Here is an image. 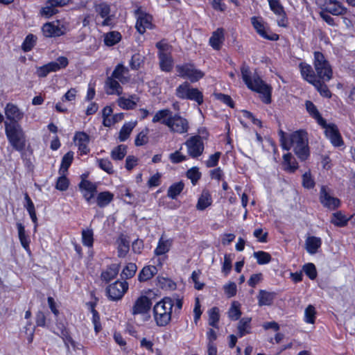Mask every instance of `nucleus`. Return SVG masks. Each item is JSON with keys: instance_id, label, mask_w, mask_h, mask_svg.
<instances>
[{"instance_id": "27", "label": "nucleus", "mask_w": 355, "mask_h": 355, "mask_svg": "<svg viewBox=\"0 0 355 355\" xmlns=\"http://www.w3.org/2000/svg\"><path fill=\"white\" fill-rule=\"evenodd\" d=\"M139 98L135 95L132 94L126 96H120L117 99L118 105L123 110H133L136 107L137 103L139 102Z\"/></svg>"}, {"instance_id": "7", "label": "nucleus", "mask_w": 355, "mask_h": 355, "mask_svg": "<svg viewBox=\"0 0 355 355\" xmlns=\"http://www.w3.org/2000/svg\"><path fill=\"white\" fill-rule=\"evenodd\" d=\"M313 64L318 79L329 81L332 78L331 67L322 53L318 51L314 53Z\"/></svg>"}, {"instance_id": "50", "label": "nucleus", "mask_w": 355, "mask_h": 355, "mask_svg": "<svg viewBox=\"0 0 355 355\" xmlns=\"http://www.w3.org/2000/svg\"><path fill=\"white\" fill-rule=\"evenodd\" d=\"M234 258V255L233 254H225L224 255V261L223 263L221 271L224 274L225 276H227L232 267V261Z\"/></svg>"}, {"instance_id": "62", "label": "nucleus", "mask_w": 355, "mask_h": 355, "mask_svg": "<svg viewBox=\"0 0 355 355\" xmlns=\"http://www.w3.org/2000/svg\"><path fill=\"white\" fill-rule=\"evenodd\" d=\"M36 41V37L32 35H28L25 38L23 44H22V49L24 51H29L34 46Z\"/></svg>"}, {"instance_id": "23", "label": "nucleus", "mask_w": 355, "mask_h": 355, "mask_svg": "<svg viewBox=\"0 0 355 355\" xmlns=\"http://www.w3.org/2000/svg\"><path fill=\"white\" fill-rule=\"evenodd\" d=\"M173 243V239L167 238L164 234H162L159 239L157 246L153 251L154 255L156 257L166 255L170 251Z\"/></svg>"}, {"instance_id": "26", "label": "nucleus", "mask_w": 355, "mask_h": 355, "mask_svg": "<svg viewBox=\"0 0 355 355\" xmlns=\"http://www.w3.org/2000/svg\"><path fill=\"white\" fill-rule=\"evenodd\" d=\"M110 76L119 81L121 84L128 83L130 79L128 69L122 64H119L116 66Z\"/></svg>"}, {"instance_id": "59", "label": "nucleus", "mask_w": 355, "mask_h": 355, "mask_svg": "<svg viewBox=\"0 0 355 355\" xmlns=\"http://www.w3.org/2000/svg\"><path fill=\"white\" fill-rule=\"evenodd\" d=\"M148 132H149L148 128H146L137 135L135 141V144L137 146H143L148 142Z\"/></svg>"}, {"instance_id": "20", "label": "nucleus", "mask_w": 355, "mask_h": 355, "mask_svg": "<svg viewBox=\"0 0 355 355\" xmlns=\"http://www.w3.org/2000/svg\"><path fill=\"white\" fill-rule=\"evenodd\" d=\"M270 10L275 15L279 17L277 19V24L282 27H286L287 25V19L286 12L279 0H268Z\"/></svg>"}, {"instance_id": "14", "label": "nucleus", "mask_w": 355, "mask_h": 355, "mask_svg": "<svg viewBox=\"0 0 355 355\" xmlns=\"http://www.w3.org/2000/svg\"><path fill=\"white\" fill-rule=\"evenodd\" d=\"M316 3L323 10L333 15H342L347 12V9L337 1L316 0Z\"/></svg>"}, {"instance_id": "5", "label": "nucleus", "mask_w": 355, "mask_h": 355, "mask_svg": "<svg viewBox=\"0 0 355 355\" xmlns=\"http://www.w3.org/2000/svg\"><path fill=\"white\" fill-rule=\"evenodd\" d=\"M5 132L9 143L15 150L19 152L24 150L26 136L19 124L5 122Z\"/></svg>"}, {"instance_id": "46", "label": "nucleus", "mask_w": 355, "mask_h": 355, "mask_svg": "<svg viewBox=\"0 0 355 355\" xmlns=\"http://www.w3.org/2000/svg\"><path fill=\"white\" fill-rule=\"evenodd\" d=\"M349 220V217L344 215L342 212L338 211L333 214L331 222L336 226L344 227L347 224Z\"/></svg>"}, {"instance_id": "39", "label": "nucleus", "mask_w": 355, "mask_h": 355, "mask_svg": "<svg viewBox=\"0 0 355 355\" xmlns=\"http://www.w3.org/2000/svg\"><path fill=\"white\" fill-rule=\"evenodd\" d=\"M136 125L137 121H130L124 123L120 130L119 139L121 141H125L126 139H128Z\"/></svg>"}, {"instance_id": "49", "label": "nucleus", "mask_w": 355, "mask_h": 355, "mask_svg": "<svg viewBox=\"0 0 355 355\" xmlns=\"http://www.w3.org/2000/svg\"><path fill=\"white\" fill-rule=\"evenodd\" d=\"M83 244L88 248H92L94 243V232L92 229H85L82 231Z\"/></svg>"}, {"instance_id": "11", "label": "nucleus", "mask_w": 355, "mask_h": 355, "mask_svg": "<svg viewBox=\"0 0 355 355\" xmlns=\"http://www.w3.org/2000/svg\"><path fill=\"white\" fill-rule=\"evenodd\" d=\"M42 31L46 37H56L64 35L67 31L66 24L59 20L47 22L42 27Z\"/></svg>"}, {"instance_id": "25", "label": "nucleus", "mask_w": 355, "mask_h": 355, "mask_svg": "<svg viewBox=\"0 0 355 355\" xmlns=\"http://www.w3.org/2000/svg\"><path fill=\"white\" fill-rule=\"evenodd\" d=\"M150 300L146 296H141L135 301L132 313L133 315L144 314L150 309Z\"/></svg>"}, {"instance_id": "61", "label": "nucleus", "mask_w": 355, "mask_h": 355, "mask_svg": "<svg viewBox=\"0 0 355 355\" xmlns=\"http://www.w3.org/2000/svg\"><path fill=\"white\" fill-rule=\"evenodd\" d=\"M187 177L191 180L192 184L195 185L200 178L201 173L198 167L193 166L187 171Z\"/></svg>"}, {"instance_id": "34", "label": "nucleus", "mask_w": 355, "mask_h": 355, "mask_svg": "<svg viewBox=\"0 0 355 355\" xmlns=\"http://www.w3.org/2000/svg\"><path fill=\"white\" fill-rule=\"evenodd\" d=\"M305 106L308 113L316 120L319 125H324L325 120L321 116L316 106L310 101H306Z\"/></svg>"}, {"instance_id": "48", "label": "nucleus", "mask_w": 355, "mask_h": 355, "mask_svg": "<svg viewBox=\"0 0 355 355\" xmlns=\"http://www.w3.org/2000/svg\"><path fill=\"white\" fill-rule=\"evenodd\" d=\"M324 82L325 81H323L321 79H317L312 85L319 92L321 96L326 98H330L331 93L328 89V87L324 84Z\"/></svg>"}, {"instance_id": "58", "label": "nucleus", "mask_w": 355, "mask_h": 355, "mask_svg": "<svg viewBox=\"0 0 355 355\" xmlns=\"http://www.w3.org/2000/svg\"><path fill=\"white\" fill-rule=\"evenodd\" d=\"M254 257L260 265L268 263L271 260L270 254L263 251L254 252Z\"/></svg>"}, {"instance_id": "30", "label": "nucleus", "mask_w": 355, "mask_h": 355, "mask_svg": "<svg viewBox=\"0 0 355 355\" xmlns=\"http://www.w3.org/2000/svg\"><path fill=\"white\" fill-rule=\"evenodd\" d=\"M275 297V293L265 290H260L257 295L258 304L259 306H270Z\"/></svg>"}, {"instance_id": "9", "label": "nucleus", "mask_w": 355, "mask_h": 355, "mask_svg": "<svg viewBox=\"0 0 355 355\" xmlns=\"http://www.w3.org/2000/svg\"><path fill=\"white\" fill-rule=\"evenodd\" d=\"M175 70L178 76L188 79L191 83L198 81L205 76V73L201 70L197 69L192 63L177 64Z\"/></svg>"}, {"instance_id": "53", "label": "nucleus", "mask_w": 355, "mask_h": 355, "mask_svg": "<svg viewBox=\"0 0 355 355\" xmlns=\"http://www.w3.org/2000/svg\"><path fill=\"white\" fill-rule=\"evenodd\" d=\"M209 324L213 327L218 328V322L220 319L219 309L217 307H213L208 311Z\"/></svg>"}, {"instance_id": "57", "label": "nucleus", "mask_w": 355, "mask_h": 355, "mask_svg": "<svg viewBox=\"0 0 355 355\" xmlns=\"http://www.w3.org/2000/svg\"><path fill=\"white\" fill-rule=\"evenodd\" d=\"M316 311L313 305H309L304 311V320L305 322L309 324H313L315 322Z\"/></svg>"}, {"instance_id": "2", "label": "nucleus", "mask_w": 355, "mask_h": 355, "mask_svg": "<svg viewBox=\"0 0 355 355\" xmlns=\"http://www.w3.org/2000/svg\"><path fill=\"white\" fill-rule=\"evenodd\" d=\"M152 121L153 123L161 122L167 126L171 132L178 134H185L189 131V123L187 119L180 114H173L168 109L157 111L154 115Z\"/></svg>"}, {"instance_id": "4", "label": "nucleus", "mask_w": 355, "mask_h": 355, "mask_svg": "<svg viewBox=\"0 0 355 355\" xmlns=\"http://www.w3.org/2000/svg\"><path fill=\"white\" fill-rule=\"evenodd\" d=\"M174 300L166 297L157 302L153 307V318L158 327H165L171 320L172 309Z\"/></svg>"}, {"instance_id": "40", "label": "nucleus", "mask_w": 355, "mask_h": 355, "mask_svg": "<svg viewBox=\"0 0 355 355\" xmlns=\"http://www.w3.org/2000/svg\"><path fill=\"white\" fill-rule=\"evenodd\" d=\"M119 266L117 264H112L101 273V279L108 282L115 278L119 273Z\"/></svg>"}, {"instance_id": "1", "label": "nucleus", "mask_w": 355, "mask_h": 355, "mask_svg": "<svg viewBox=\"0 0 355 355\" xmlns=\"http://www.w3.org/2000/svg\"><path fill=\"white\" fill-rule=\"evenodd\" d=\"M279 141L283 149L288 150L293 148L297 157L306 160L309 156V148L307 132L303 130H296L289 135L280 130L279 132Z\"/></svg>"}, {"instance_id": "33", "label": "nucleus", "mask_w": 355, "mask_h": 355, "mask_svg": "<svg viewBox=\"0 0 355 355\" xmlns=\"http://www.w3.org/2000/svg\"><path fill=\"white\" fill-rule=\"evenodd\" d=\"M158 56L161 69L166 72L171 71L173 64V60L171 55V53L166 54L164 53H158Z\"/></svg>"}, {"instance_id": "42", "label": "nucleus", "mask_w": 355, "mask_h": 355, "mask_svg": "<svg viewBox=\"0 0 355 355\" xmlns=\"http://www.w3.org/2000/svg\"><path fill=\"white\" fill-rule=\"evenodd\" d=\"M114 194L110 191H103L98 194L96 202L98 207H104L108 205L113 200Z\"/></svg>"}, {"instance_id": "41", "label": "nucleus", "mask_w": 355, "mask_h": 355, "mask_svg": "<svg viewBox=\"0 0 355 355\" xmlns=\"http://www.w3.org/2000/svg\"><path fill=\"white\" fill-rule=\"evenodd\" d=\"M250 322L251 318L248 317H245L240 320L237 327L239 337H243L250 332Z\"/></svg>"}, {"instance_id": "24", "label": "nucleus", "mask_w": 355, "mask_h": 355, "mask_svg": "<svg viewBox=\"0 0 355 355\" xmlns=\"http://www.w3.org/2000/svg\"><path fill=\"white\" fill-rule=\"evenodd\" d=\"M104 89L108 95L121 96L123 94V87L120 85V82L111 76L107 78Z\"/></svg>"}, {"instance_id": "56", "label": "nucleus", "mask_w": 355, "mask_h": 355, "mask_svg": "<svg viewBox=\"0 0 355 355\" xmlns=\"http://www.w3.org/2000/svg\"><path fill=\"white\" fill-rule=\"evenodd\" d=\"M137 267L135 263H128L126 266L123 268L122 270V272L121 274V277L123 279H129L132 277L136 271H137Z\"/></svg>"}, {"instance_id": "13", "label": "nucleus", "mask_w": 355, "mask_h": 355, "mask_svg": "<svg viewBox=\"0 0 355 355\" xmlns=\"http://www.w3.org/2000/svg\"><path fill=\"white\" fill-rule=\"evenodd\" d=\"M251 23L256 32L263 38L276 41L279 39V35L275 33H268L266 24L261 17H252L250 19Z\"/></svg>"}, {"instance_id": "8", "label": "nucleus", "mask_w": 355, "mask_h": 355, "mask_svg": "<svg viewBox=\"0 0 355 355\" xmlns=\"http://www.w3.org/2000/svg\"><path fill=\"white\" fill-rule=\"evenodd\" d=\"M175 95L181 99L193 101L198 105L203 103L202 93L198 89L191 87L187 82H184L176 88Z\"/></svg>"}, {"instance_id": "37", "label": "nucleus", "mask_w": 355, "mask_h": 355, "mask_svg": "<svg viewBox=\"0 0 355 355\" xmlns=\"http://www.w3.org/2000/svg\"><path fill=\"white\" fill-rule=\"evenodd\" d=\"M157 272L156 266H146L142 268L138 275L139 282H146L151 279Z\"/></svg>"}, {"instance_id": "16", "label": "nucleus", "mask_w": 355, "mask_h": 355, "mask_svg": "<svg viewBox=\"0 0 355 355\" xmlns=\"http://www.w3.org/2000/svg\"><path fill=\"white\" fill-rule=\"evenodd\" d=\"M137 22L135 27L140 34H144L147 29H152L153 28V17L138 9L136 12Z\"/></svg>"}, {"instance_id": "28", "label": "nucleus", "mask_w": 355, "mask_h": 355, "mask_svg": "<svg viewBox=\"0 0 355 355\" xmlns=\"http://www.w3.org/2000/svg\"><path fill=\"white\" fill-rule=\"evenodd\" d=\"M224 31L221 28H217L209 38V44L215 49L218 50L224 41Z\"/></svg>"}, {"instance_id": "32", "label": "nucleus", "mask_w": 355, "mask_h": 355, "mask_svg": "<svg viewBox=\"0 0 355 355\" xmlns=\"http://www.w3.org/2000/svg\"><path fill=\"white\" fill-rule=\"evenodd\" d=\"M17 228L18 232V236L20 241L21 245L24 248V250L30 253V238L28 234L26 233L25 227L21 223H17Z\"/></svg>"}, {"instance_id": "36", "label": "nucleus", "mask_w": 355, "mask_h": 355, "mask_svg": "<svg viewBox=\"0 0 355 355\" xmlns=\"http://www.w3.org/2000/svg\"><path fill=\"white\" fill-rule=\"evenodd\" d=\"M283 166L284 170L290 173H293L298 168L297 162L290 153L284 155Z\"/></svg>"}, {"instance_id": "44", "label": "nucleus", "mask_w": 355, "mask_h": 355, "mask_svg": "<svg viewBox=\"0 0 355 355\" xmlns=\"http://www.w3.org/2000/svg\"><path fill=\"white\" fill-rule=\"evenodd\" d=\"M58 12V10L56 6L52 2L51 0H48L45 4V6L42 8L40 10V14L42 16H44L46 18H49L56 14Z\"/></svg>"}, {"instance_id": "15", "label": "nucleus", "mask_w": 355, "mask_h": 355, "mask_svg": "<svg viewBox=\"0 0 355 355\" xmlns=\"http://www.w3.org/2000/svg\"><path fill=\"white\" fill-rule=\"evenodd\" d=\"M324 129L326 137L329 139L331 144L335 147H340L344 144L338 128L334 123H325L320 125Z\"/></svg>"}, {"instance_id": "29", "label": "nucleus", "mask_w": 355, "mask_h": 355, "mask_svg": "<svg viewBox=\"0 0 355 355\" xmlns=\"http://www.w3.org/2000/svg\"><path fill=\"white\" fill-rule=\"evenodd\" d=\"M117 254L119 257H125L130 250V241L124 235H121L116 241Z\"/></svg>"}, {"instance_id": "52", "label": "nucleus", "mask_w": 355, "mask_h": 355, "mask_svg": "<svg viewBox=\"0 0 355 355\" xmlns=\"http://www.w3.org/2000/svg\"><path fill=\"white\" fill-rule=\"evenodd\" d=\"M127 153V147L125 145H119L111 151V157L114 160H121Z\"/></svg>"}, {"instance_id": "12", "label": "nucleus", "mask_w": 355, "mask_h": 355, "mask_svg": "<svg viewBox=\"0 0 355 355\" xmlns=\"http://www.w3.org/2000/svg\"><path fill=\"white\" fill-rule=\"evenodd\" d=\"M97 16L103 19L101 23L102 26L113 25L114 15L111 14L110 6L106 2L95 3L94 5Z\"/></svg>"}, {"instance_id": "21", "label": "nucleus", "mask_w": 355, "mask_h": 355, "mask_svg": "<svg viewBox=\"0 0 355 355\" xmlns=\"http://www.w3.org/2000/svg\"><path fill=\"white\" fill-rule=\"evenodd\" d=\"M320 199L324 207L330 209H335L340 206V200L332 196L327 190L325 187L320 189Z\"/></svg>"}, {"instance_id": "35", "label": "nucleus", "mask_w": 355, "mask_h": 355, "mask_svg": "<svg viewBox=\"0 0 355 355\" xmlns=\"http://www.w3.org/2000/svg\"><path fill=\"white\" fill-rule=\"evenodd\" d=\"M321 244L322 241L320 238L309 236L306 240V249L309 254H313L317 252L318 249L320 248Z\"/></svg>"}, {"instance_id": "55", "label": "nucleus", "mask_w": 355, "mask_h": 355, "mask_svg": "<svg viewBox=\"0 0 355 355\" xmlns=\"http://www.w3.org/2000/svg\"><path fill=\"white\" fill-rule=\"evenodd\" d=\"M97 163L98 167L108 174L114 173L112 162L108 159H98Z\"/></svg>"}, {"instance_id": "63", "label": "nucleus", "mask_w": 355, "mask_h": 355, "mask_svg": "<svg viewBox=\"0 0 355 355\" xmlns=\"http://www.w3.org/2000/svg\"><path fill=\"white\" fill-rule=\"evenodd\" d=\"M143 61L144 57L139 53H135L132 56L130 61V66L132 69H138Z\"/></svg>"}, {"instance_id": "3", "label": "nucleus", "mask_w": 355, "mask_h": 355, "mask_svg": "<svg viewBox=\"0 0 355 355\" xmlns=\"http://www.w3.org/2000/svg\"><path fill=\"white\" fill-rule=\"evenodd\" d=\"M241 76L246 86L260 94L264 103L271 102V88L266 84L257 73H252L248 66L243 64L241 68Z\"/></svg>"}, {"instance_id": "47", "label": "nucleus", "mask_w": 355, "mask_h": 355, "mask_svg": "<svg viewBox=\"0 0 355 355\" xmlns=\"http://www.w3.org/2000/svg\"><path fill=\"white\" fill-rule=\"evenodd\" d=\"M73 159V153L71 151L68 152L63 156L61 162V166L59 170L60 174H63V173H67L69 167L72 163Z\"/></svg>"}, {"instance_id": "18", "label": "nucleus", "mask_w": 355, "mask_h": 355, "mask_svg": "<svg viewBox=\"0 0 355 355\" xmlns=\"http://www.w3.org/2000/svg\"><path fill=\"white\" fill-rule=\"evenodd\" d=\"M80 190L83 198L88 204L92 203V200L97 191V185L89 180H83L79 184Z\"/></svg>"}, {"instance_id": "43", "label": "nucleus", "mask_w": 355, "mask_h": 355, "mask_svg": "<svg viewBox=\"0 0 355 355\" xmlns=\"http://www.w3.org/2000/svg\"><path fill=\"white\" fill-rule=\"evenodd\" d=\"M212 200L210 193L204 191L198 200L196 208L198 210H204L211 205Z\"/></svg>"}, {"instance_id": "54", "label": "nucleus", "mask_w": 355, "mask_h": 355, "mask_svg": "<svg viewBox=\"0 0 355 355\" xmlns=\"http://www.w3.org/2000/svg\"><path fill=\"white\" fill-rule=\"evenodd\" d=\"M184 184L181 182L172 184L168 189V196L175 199L183 190Z\"/></svg>"}, {"instance_id": "60", "label": "nucleus", "mask_w": 355, "mask_h": 355, "mask_svg": "<svg viewBox=\"0 0 355 355\" xmlns=\"http://www.w3.org/2000/svg\"><path fill=\"white\" fill-rule=\"evenodd\" d=\"M60 176L58 178L55 188L59 191H66L69 184V181L66 177V173H63V174H60Z\"/></svg>"}, {"instance_id": "17", "label": "nucleus", "mask_w": 355, "mask_h": 355, "mask_svg": "<svg viewBox=\"0 0 355 355\" xmlns=\"http://www.w3.org/2000/svg\"><path fill=\"white\" fill-rule=\"evenodd\" d=\"M128 289V284L125 281H116L107 288V297L112 300H119Z\"/></svg>"}, {"instance_id": "45", "label": "nucleus", "mask_w": 355, "mask_h": 355, "mask_svg": "<svg viewBox=\"0 0 355 355\" xmlns=\"http://www.w3.org/2000/svg\"><path fill=\"white\" fill-rule=\"evenodd\" d=\"M228 317L232 320H237L241 315V304L237 301H234L227 312Z\"/></svg>"}, {"instance_id": "22", "label": "nucleus", "mask_w": 355, "mask_h": 355, "mask_svg": "<svg viewBox=\"0 0 355 355\" xmlns=\"http://www.w3.org/2000/svg\"><path fill=\"white\" fill-rule=\"evenodd\" d=\"M5 115L9 123H17L24 117V112L15 104L8 103L4 109Z\"/></svg>"}, {"instance_id": "31", "label": "nucleus", "mask_w": 355, "mask_h": 355, "mask_svg": "<svg viewBox=\"0 0 355 355\" xmlns=\"http://www.w3.org/2000/svg\"><path fill=\"white\" fill-rule=\"evenodd\" d=\"M300 69L302 76L309 83L313 84L318 79L311 65L300 63Z\"/></svg>"}, {"instance_id": "38", "label": "nucleus", "mask_w": 355, "mask_h": 355, "mask_svg": "<svg viewBox=\"0 0 355 355\" xmlns=\"http://www.w3.org/2000/svg\"><path fill=\"white\" fill-rule=\"evenodd\" d=\"M24 199L26 201L24 207L26 209L27 211L28 212L33 223L35 224V230H36V227L37 225V218L36 216L35 205H34L33 201L31 200V198L29 197V196L27 193H25Z\"/></svg>"}, {"instance_id": "10", "label": "nucleus", "mask_w": 355, "mask_h": 355, "mask_svg": "<svg viewBox=\"0 0 355 355\" xmlns=\"http://www.w3.org/2000/svg\"><path fill=\"white\" fill-rule=\"evenodd\" d=\"M69 64L66 57L60 56L55 61L50 62L46 64L37 68L36 73L39 77H46L51 72H55L65 68Z\"/></svg>"}, {"instance_id": "64", "label": "nucleus", "mask_w": 355, "mask_h": 355, "mask_svg": "<svg viewBox=\"0 0 355 355\" xmlns=\"http://www.w3.org/2000/svg\"><path fill=\"white\" fill-rule=\"evenodd\" d=\"M302 185L307 189H312L315 186L314 180L312 178L310 172H306L302 175Z\"/></svg>"}, {"instance_id": "19", "label": "nucleus", "mask_w": 355, "mask_h": 355, "mask_svg": "<svg viewBox=\"0 0 355 355\" xmlns=\"http://www.w3.org/2000/svg\"><path fill=\"white\" fill-rule=\"evenodd\" d=\"M73 140L81 155H87L89 152V144L90 137L86 132H76L74 135Z\"/></svg>"}, {"instance_id": "6", "label": "nucleus", "mask_w": 355, "mask_h": 355, "mask_svg": "<svg viewBox=\"0 0 355 355\" xmlns=\"http://www.w3.org/2000/svg\"><path fill=\"white\" fill-rule=\"evenodd\" d=\"M201 135L190 137L184 143L188 155L192 158H198L201 156L205 149V142L207 138L205 130L199 131Z\"/></svg>"}, {"instance_id": "51", "label": "nucleus", "mask_w": 355, "mask_h": 355, "mask_svg": "<svg viewBox=\"0 0 355 355\" xmlns=\"http://www.w3.org/2000/svg\"><path fill=\"white\" fill-rule=\"evenodd\" d=\"M121 38L120 33L117 31H112L107 33L104 38L105 44L111 46L118 43Z\"/></svg>"}]
</instances>
